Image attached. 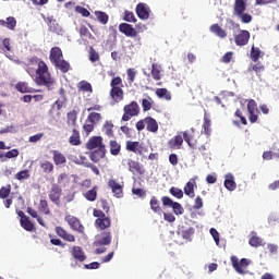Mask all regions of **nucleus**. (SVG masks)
<instances>
[{"mask_svg": "<svg viewBox=\"0 0 279 279\" xmlns=\"http://www.w3.org/2000/svg\"><path fill=\"white\" fill-rule=\"evenodd\" d=\"M142 108L144 112H148V110H151V98L148 97V99H143Z\"/></svg>", "mask_w": 279, "mask_h": 279, "instance_id": "nucleus-63", "label": "nucleus"}, {"mask_svg": "<svg viewBox=\"0 0 279 279\" xmlns=\"http://www.w3.org/2000/svg\"><path fill=\"white\" fill-rule=\"evenodd\" d=\"M182 143H184V137H182V135H175L172 140L169 141V147L172 149L175 147H181Z\"/></svg>", "mask_w": 279, "mask_h": 279, "instance_id": "nucleus-43", "label": "nucleus"}, {"mask_svg": "<svg viewBox=\"0 0 279 279\" xmlns=\"http://www.w3.org/2000/svg\"><path fill=\"white\" fill-rule=\"evenodd\" d=\"M89 60L92 62H99V52L93 47L89 48Z\"/></svg>", "mask_w": 279, "mask_h": 279, "instance_id": "nucleus-58", "label": "nucleus"}, {"mask_svg": "<svg viewBox=\"0 0 279 279\" xmlns=\"http://www.w3.org/2000/svg\"><path fill=\"white\" fill-rule=\"evenodd\" d=\"M259 58H260V48H256L253 46L251 49V60L253 62H258Z\"/></svg>", "mask_w": 279, "mask_h": 279, "instance_id": "nucleus-52", "label": "nucleus"}, {"mask_svg": "<svg viewBox=\"0 0 279 279\" xmlns=\"http://www.w3.org/2000/svg\"><path fill=\"white\" fill-rule=\"evenodd\" d=\"M52 160L57 167H60V165H66V156L60 153V150H52Z\"/></svg>", "mask_w": 279, "mask_h": 279, "instance_id": "nucleus-25", "label": "nucleus"}, {"mask_svg": "<svg viewBox=\"0 0 279 279\" xmlns=\"http://www.w3.org/2000/svg\"><path fill=\"white\" fill-rule=\"evenodd\" d=\"M102 132L108 138H114V124L112 121H106L102 125Z\"/></svg>", "mask_w": 279, "mask_h": 279, "instance_id": "nucleus-27", "label": "nucleus"}, {"mask_svg": "<svg viewBox=\"0 0 279 279\" xmlns=\"http://www.w3.org/2000/svg\"><path fill=\"white\" fill-rule=\"evenodd\" d=\"M25 66L28 75H35V84L37 86H46L47 88L53 86L51 72H49V66L43 59L37 56L31 57L27 59Z\"/></svg>", "mask_w": 279, "mask_h": 279, "instance_id": "nucleus-1", "label": "nucleus"}, {"mask_svg": "<svg viewBox=\"0 0 279 279\" xmlns=\"http://www.w3.org/2000/svg\"><path fill=\"white\" fill-rule=\"evenodd\" d=\"M178 234L179 236H182V239H184L185 241H191V236L195 234V228L190 227L187 229H184V227H180L178 229Z\"/></svg>", "mask_w": 279, "mask_h": 279, "instance_id": "nucleus-23", "label": "nucleus"}, {"mask_svg": "<svg viewBox=\"0 0 279 279\" xmlns=\"http://www.w3.org/2000/svg\"><path fill=\"white\" fill-rule=\"evenodd\" d=\"M70 145L77 146L82 145V140L80 137V131L77 129L72 130V135L69 138Z\"/></svg>", "mask_w": 279, "mask_h": 279, "instance_id": "nucleus-32", "label": "nucleus"}, {"mask_svg": "<svg viewBox=\"0 0 279 279\" xmlns=\"http://www.w3.org/2000/svg\"><path fill=\"white\" fill-rule=\"evenodd\" d=\"M184 194L187 195V197H195V179H191L186 185L184 186Z\"/></svg>", "mask_w": 279, "mask_h": 279, "instance_id": "nucleus-30", "label": "nucleus"}, {"mask_svg": "<svg viewBox=\"0 0 279 279\" xmlns=\"http://www.w3.org/2000/svg\"><path fill=\"white\" fill-rule=\"evenodd\" d=\"M145 125L147 132H153V134H156V132H158V122L156 121V119L151 117L145 118Z\"/></svg>", "mask_w": 279, "mask_h": 279, "instance_id": "nucleus-26", "label": "nucleus"}, {"mask_svg": "<svg viewBox=\"0 0 279 279\" xmlns=\"http://www.w3.org/2000/svg\"><path fill=\"white\" fill-rule=\"evenodd\" d=\"M247 112H248V121L250 123H256L258 121V104L254 99H250L247 102Z\"/></svg>", "mask_w": 279, "mask_h": 279, "instance_id": "nucleus-9", "label": "nucleus"}, {"mask_svg": "<svg viewBox=\"0 0 279 279\" xmlns=\"http://www.w3.org/2000/svg\"><path fill=\"white\" fill-rule=\"evenodd\" d=\"M83 130L84 132L87 134H90V132H93V130H95V123L88 121V119H86L85 124L83 125Z\"/></svg>", "mask_w": 279, "mask_h": 279, "instance_id": "nucleus-57", "label": "nucleus"}, {"mask_svg": "<svg viewBox=\"0 0 279 279\" xmlns=\"http://www.w3.org/2000/svg\"><path fill=\"white\" fill-rule=\"evenodd\" d=\"M93 216L96 217L95 226L99 230H108V228L112 226V220L110 219V217L106 216V213H104V210L95 208L93 210Z\"/></svg>", "mask_w": 279, "mask_h": 279, "instance_id": "nucleus-4", "label": "nucleus"}, {"mask_svg": "<svg viewBox=\"0 0 279 279\" xmlns=\"http://www.w3.org/2000/svg\"><path fill=\"white\" fill-rule=\"evenodd\" d=\"M247 10V2L245 0H234L233 14L234 16H241Z\"/></svg>", "mask_w": 279, "mask_h": 279, "instance_id": "nucleus-18", "label": "nucleus"}, {"mask_svg": "<svg viewBox=\"0 0 279 279\" xmlns=\"http://www.w3.org/2000/svg\"><path fill=\"white\" fill-rule=\"evenodd\" d=\"M71 254L74 260H77L78 263H84V260H86V253H84L82 246H73Z\"/></svg>", "mask_w": 279, "mask_h": 279, "instance_id": "nucleus-19", "label": "nucleus"}, {"mask_svg": "<svg viewBox=\"0 0 279 279\" xmlns=\"http://www.w3.org/2000/svg\"><path fill=\"white\" fill-rule=\"evenodd\" d=\"M86 147L87 149L93 150L97 148L101 149V147H106V145H104V138L101 136H93L86 143Z\"/></svg>", "mask_w": 279, "mask_h": 279, "instance_id": "nucleus-16", "label": "nucleus"}, {"mask_svg": "<svg viewBox=\"0 0 279 279\" xmlns=\"http://www.w3.org/2000/svg\"><path fill=\"white\" fill-rule=\"evenodd\" d=\"M10 193H12V185L8 184L0 189V199H8L10 197Z\"/></svg>", "mask_w": 279, "mask_h": 279, "instance_id": "nucleus-46", "label": "nucleus"}, {"mask_svg": "<svg viewBox=\"0 0 279 279\" xmlns=\"http://www.w3.org/2000/svg\"><path fill=\"white\" fill-rule=\"evenodd\" d=\"M250 31L242 29L234 37V43L238 47H245L250 43Z\"/></svg>", "mask_w": 279, "mask_h": 279, "instance_id": "nucleus-13", "label": "nucleus"}, {"mask_svg": "<svg viewBox=\"0 0 279 279\" xmlns=\"http://www.w3.org/2000/svg\"><path fill=\"white\" fill-rule=\"evenodd\" d=\"M149 204L153 213H156L157 215H161L162 207H160V201H158L156 196H151Z\"/></svg>", "mask_w": 279, "mask_h": 279, "instance_id": "nucleus-31", "label": "nucleus"}, {"mask_svg": "<svg viewBox=\"0 0 279 279\" xmlns=\"http://www.w3.org/2000/svg\"><path fill=\"white\" fill-rule=\"evenodd\" d=\"M108 186L111 187L114 197H123V185L119 184L116 180L111 179L108 182Z\"/></svg>", "mask_w": 279, "mask_h": 279, "instance_id": "nucleus-21", "label": "nucleus"}, {"mask_svg": "<svg viewBox=\"0 0 279 279\" xmlns=\"http://www.w3.org/2000/svg\"><path fill=\"white\" fill-rule=\"evenodd\" d=\"M78 89L83 90V93H93V85L86 81H82L78 83Z\"/></svg>", "mask_w": 279, "mask_h": 279, "instance_id": "nucleus-50", "label": "nucleus"}, {"mask_svg": "<svg viewBox=\"0 0 279 279\" xmlns=\"http://www.w3.org/2000/svg\"><path fill=\"white\" fill-rule=\"evenodd\" d=\"M204 134L207 136L210 135V119L208 117H204V123H203Z\"/></svg>", "mask_w": 279, "mask_h": 279, "instance_id": "nucleus-61", "label": "nucleus"}, {"mask_svg": "<svg viewBox=\"0 0 279 279\" xmlns=\"http://www.w3.org/2000/svg\"><path fill=\"white\" fill-rule=\"evenodd\" d=\"M183 138L190 147H193L195 145L193 143V138H195V129L192 128L191 131L183 132Z\"/></svg>", "mask_w": 279, "mask_h": 279, "instance_id": "nucleus-35", "label": "nucleus"}, {"mask_svg": "<svg viewBox=\"0 0 279 279\" xmlns=\"http://www.w3.org/2000/svg\"><path fill=\"white\" fill-rule=\"evenodd\" d=\"M231 264L232 267L235 269L238 274H245V269L250 266V259L247 258H242L239 262V258L234 255L231 256Z\"/></svg>", "mask_w": 279, "mask_h": 279, "instance_id": "nucleus-10", "label": "nucleus"}, {"mask_svg": "<svg viewBox=\"0 0 279 279\" xmlns=\"http://www.w3.org/2000/svg\"><path fill=\"white\" fill-rule=\"evenodd\" d=\"M110 97L116 102L119 104L123 101L124 93H123V80L118 76L113 77L110 83Z\"/></svg>", "mask_w": 279, "mask_h": 279, "instance_id": "nucleus-3", "label": "nucleus"}, {"mask_svg": "<svg viewBox=\"0 0 279 279\" xmlns=\"http://www.w3.org/2000/svg\"><path fill=\"white\" fill-rule=\"evenodd\" d=\"M15 180L23 182V180H29V170H22L15 174Z\"/></svg>", "mask_w": 279, "mask_h": 279, "instance_id": "nucleus-54", "label": "nucleus"}, {"mask_svg": "<svg viewBox=\"0 0 279 279\" xmlns=\"http://www.w3.org/2000/svg\"><path fill=\"white\" fill-rule=\"evenodd\" d=\"M156 95L159 99H166V101H171V93L167 88H157Z\"/></svg>", "mask_w": 279, "mask_h": 279, "instance_id": "nucleus-41", "label": "nucleus"}, {"mask_svg": "<svg viewBox=\"0 0 279 279\" xmlns=\"http://www.w3.org/2000/svg\"><path fill=\"white\" fill-rule=\"evenodd\" d=\"M109 149L111 156H119V154H121V144L116 140H112L109 142Z\"/></svg>", "mask_w": 279, "mask_h": 279, "instance_id": "nucleus-33", "label": "nucleus"}, {"mask_svg": "<svg viewBox=\"0 0 279 279\" xmlns=\"http://www.w3.org/2000/svg\"><path fill=\"white\" fill-rule=\"evenodd\" d=\"M95 16L101 25H108V21H110V16L104 11H96Z\"/></svg>", "mask_w": 279, "mask_h": 279, "instance_id": "nucleus-40", "label": "nucleus"}, {"mask_svg": "<svg viewBox=\"0 0 279 279\" xmlns=\"http://www.w3.org/2000/svg\"><path fill=\"white\" fill-rule=\"evenodd\" d=\"M171 208L174 215H184V207L178 202L172 203Z\"/></svg>", "mask_w": 279, "mask_h": 279, "instance_id": "nucleus-55", "label": "nucleus"}, {"mask_svg": "<svg viewBox=\"0 0 279 279\" xmlns=\"http://www.w3.org/2000/svg\"><path fill=\"white\" fill-rule=\"evenodd\" d=\"M102 117H101V113L99 112H95V111H92L88 117H87V120L90 122V123H94L95 125H97V123H99V121H101Z\"/></svg>", "mask_w": 279, "mask_h": 279, "instance_id": "nucleus-47", "label": "nucleus"}, {"mask_svg": "<svg viewBox=\"0 0 279 279\" xmlns=\"http://www.w3.org/2000/svg\"><path fill=\"white\" fill-rule=\"evenodd\" d=\"M89 158L92 162H99L101 158H106V146H100V148L92 151Z\"/></svg>", "mask_w": 279, "mask_h": 279, "instance_id": "nucleus-20", "label": "nucleus"}, {"mask_svg": "<svg viewBox=\"0 0 279 279\" xmlns=\"http://www.w3.org/2000/svg\"><path fill=\"white\" fill-rule=\"evenodd\" d=\"M169 193L172 194L173 197H177V199H182L184 197V192H182L180 187H171Z\"/></svg>", "mask_w": 279, "mask_h": 279, "instance_id": "nucleus-56", "label": "nucleus"}, {"mask_svg": "<svg viewBox=\"0 0 279 279\" xmlns=\"http://www.w3.org/2000/svg\"><path fill=\"white\" fill-rule=\"evenodd\" d=\"M110 243H112V232L102 231L98 235H96L94 241V247L110 245Z\"/></svg>", "mask_w": 279, "mask_h": 279, "instance_id": "nucleus-6", "label": "nucleus"}, {"mask_svg": "<svg viewBox=\"0 0 279 279\" xmlns=\"http://www.w3.org/2000/svg\"><path fill=\"white\" fill-rule=\"evenodd\" d=\"M248 245H251V247H260V245H263V239L253 234L248 240Z\"/></svg>", "mask_w": 279, "mask_h": 279, "instance_id": "nucleus-48", "label": "nucleus"}, {"mask_svg": "<svg viewBox=\"0 0 279 279\" xmlns=\"http://www.w3.org/2000/svg\"><path fill=\"white\" fill-rule=\"evenodd\" d=\"M126 75H128L129 84H134V80L136 78V71H134V69L130 68L126 70Z\"/></svg>", "mask_w": 279, "mask_h": 279, "instance_id": "nucleus-60", "label": "nucleus"}, {"mask_svg": "<svg viewBox=\"0 0 279 279\" xmlns=\"http://www.w3.org/2000/svg\"><path fill=\"white\" fill-rule=\"evenodd\" d=\"M126 151H132L133 154H137L138 156H143L147 148L141 142L126 141L125 145Z\"/></svg>", "mask_w": 279, "mask_h": 279, "instance_id": "nucleus-11", "label": "nucleus"}, {"mask_svg": "<svg viewBox=\"0 0 279 279\" xmlns=\"http://www.w3.org/2000/svg\"><path fill=\"white\" fill-rule=\"evenodd\" d=\"M123 112L121 121H130L133 117H138V114H141V106H138V102L133 100L123 107Z\"/></svg>", "mask_w": 279, "mask_h": 279, "instance_id": "nucleus-5", "label": "nucleus"}, {"mask_svg": "<svg viewBox=\"0 0 279 279\" xmlns=\"http://www.w3.org/2000/svg\"><path fill=\"white\" fill-rule=\"evenodd\" d=\"M150 75L155 82H160L162 80V65L158 63L151 64Z\"/></svg>", "mask_w": 279, "mask_h": 279, "instance_id": "nucleus-22", "label": "nucleus"}, {"mask_svg": "<svg viewBox=\"0 0 279 279\" xmlns=\"http://www.w3.org/2000/svg\"><path fill=\"white\" fill-rule=\"evenodd\" d=\"M119 32H121V34H124V36H128L129 38H136V36H138V32H136V28L128 23L120 24Z\"/></svg>", "mask_w": 279, "mask_h": 279, "instance_id": "nucleus-14", "label": "nucleus"}, {"mask_svg": "<svg viewBox=\"0 0 279 279\" xmlns=\"http://www.w3.org/2000/svg\"><path fill=\"white\" fill-rule=\"evenodd\" d=\"M0 25L14 32V29H16V19L14 16H9L7 17V21L0 20Z\"/></svg>", "mask_w": 279, "mask_h": 279, "instance_id": "nucleus-29", "label": "nucleus"}, {"mask_svg": "<svg viewBox=\"0 0 279 279\" xmlns=\"http://www.w3.org/2000/svg\"><path fill=\"white\" fill-rule=\"evenodd\" d=\"M48 197L52 204L56 206H60L61 204V197H62V187L58 185L57 183L51 185V189L48 193Z\"/></svg>", "mask_w": 279, "mask_h": 279, "instance_id": "nucleus-8", "label": "nucleus"}, {"mask_svg": "<svg viewBox=\"0 0 279 279\" xmlns=\"http://www.w3.org/2000/svg\"><path fill=\"white\" fill-rule=\"evenodd\" d=\"M15 89L19 93H33L34 89L32 87H29V84H27V82H19L15 85Z\"/></svg>", "mask_w": 279, "mask_h": 279, "instance_id": "nucleus-39", "label": "nucleus"}, {"mask_svg": "<svg viewBox=\"0 0 279 279\" xmlns=\"http://www.w3.org/2000/svg\"><path fill=\"white\" fill-rule=\"evenodd\" d=\"M64 221H66L71 230H74V232H80V234H84V225H82V221L77 217L66 215L64 217Z\"/></svg>", "mask_w": 279, "mask_h": 279, "instance_id": "nucleus-7", "label": "nucleus"}, {"mask_svg": "<svg viewBox=\"0 0 279 279\" xmlns=\"http://www.w3.org/2000/svg\"><path fill=\"white\" fill-rule=\"evenodd\" d=\"M225 187L227 191H236V182L234 181V174L228 173L225 175Z\"/></svg>", "mask_w": 279, "mask_h": 279, "instance_id": "nucleus-24", "label": "nucleus"}, {"mask_svg": "<svg viewBox=\"0 0 279 279\" xmlns=\"http://www.w3.org/2000/svg\"><path fill=\"white\" fill-rule=\"evenodd\" d=\"M22 228L27 232H32L34 230V222L29 218H23L20 220Z\"/></svg>", "mask_w": 279, "mask_h": 279, "instance_id": "nucleus-45", "label": "nucleus"}, {"mask_svg": "<svg viewBox=\"0 0 279 279\" xmlns=\"http://www.w3.org/2000/svg\"><path fill=\"white\" fill-rule=\"evenodd\" d=\"M60 95H62V99H58L53 106H56L57 110H62V108H64V106H66V96H64V89L61 88L60 89Z\"/></svg>", "mask_w": 279, "mask_h": 279, "instance_id": "nucleus-44", "label": "nucleus"}, {"mask_svg": "<svg viewBox=\"0 0 279 279\" xmlns=\"http://www.w3.org/2000/svg\"><path fill=\"white\" fill-rule=\"evenodd\" d=\"M39 167H40L43 173H47V174L53 173L54 167H53V163L49 160L41 161L39 163Z\"/></svg>", "mask_w": 279, "mask_h": 279, "instance_id": "nucleus-36", "label": "nucleus"}, {"mask_svg": "<svg viewBox=\"0 0 279 279\" xmlns=\"http://www.w3.org/2000/svg\"><path fill=\"white\" fill-rule=\"evenodd\" d=\"M209 32H211V34H215V36H217L218 38H226L228 36L226 29L221 28L219 24H213L209 27Z\"/></svg>", "mask_w": 279, "mask_h": 279, "instance_id": "nucleus-28", "label": "nucleus"}, {"mask_svg": "<svg viewBox=\"0 0 279 279\" xmlns=\"http://www.w3.org/2000/svg\"><path fill=\"white\" fill-rule=\"evenodd\" d=\"M78 34H80L81 38H86L88 40L95 39V37L93 36V34L90 33L88 27H86L85 25L80 26Z\"/></svg>", "mask_w": 279, "mask_h": 279, "instance_id": "nucleus-38", "label": "nucleus"}, {"mask_svg": "<svg viewBox=\"0 0 279 279\" xmlns=\"http://www.w3.org/2000/svg\"><path fill=\"white\" fill-rule=\"evenodd\" d=\"M39 210L40 213H44V215H50L51 210L49 209V203L47 202V199H40Z\"/></svg>", "mask_w": 279, "mask_h": 279, "instance_id": "nucleus-49", "label": "nucleus"}, {"mask_svg": "<svg viewBox=\"0 0 279 279\" xmlns=\"http://www.w3.org/2000/svg\"><path fill=\"white\" fill-rule=\"evenodd\" d=\"M54 232L57 235H59L60 239L63 241H68V243H75V235L68 233L64 228L62 227H56Z\"/></svg>", "mask_w": 279, "mask_h": 279, "instance_id": "nucleus-17", "label": "nucleus"}, {"mask_svg": "<svg viewBox=\"0 0 279 279\" xmlns=\"http://www.w3.org/2000/svg\"><path fill=\"white\" fill-rule=\"evenodd\" d=\"M128 167L131 173H137V175L145 174V168L143 165L134 159H128Z\"/></svg>", "mask_w": 279, "mask_h": 279, "instance_id": "nucleus-15", "label": "nucleus"}, {"mask_svg": "<svg viewBox=\"0 0 279 279\" xmlns=\"http://www.w3.org/2000/svg\"><path fill=\"white\" fill-rule=\"evenodd\" d=\"M233 56L234 52L232 51L226 52L225 56L220 59V62H223V64H230V62H232Z\"/></svg>", "mask_w": 279, "mask_h": 279, "instance_id": "nucleus-62", "label": "nucleus"}, {"mask_svg": "<svg viewBox=\"0 0 279 279\" xmlns=\"http://www.w3.org/2000/svg\"><path fill=\"white\" fill-rule=\"evenodd\" d=\"M248 71L256 73L258 77L265 73V65L262 62H256L255 64H251L248 68Z\"/></svg>", "mask_w": 279, "mask_h": 279, "instance_id": "nucleus-34", "label": "nucleus"}, {"mask_svg": "<svg viewBox=\"0 0 279 279\" xmlns=\"http://www.w3.org/2000/svg\"><path fill=\"white\" fill-rule=\"evenodd\" d=\"M135 12L138 19H141L142 21H147V19H149L151 9H149V5H147V3L140 2L135 8Z\"/></svg>", "mask_w": 279, "mask_h": 279, "instance_id": "nucleus-12", "label": "nucleus"}, {"mask_svg": "<svg viewBox=\"0 0 279 279\" xmlns=\"http://www.w3.org/2000/svg\"><path fill=\"white\" fill-rule=\"evenodd\" d=\"M49 60L54 69L61 71L62 73H69L71 71V63L64 60V54L62 53V48L56 46L50 49Z\"/></svg>", "mask_w": 279, "mask_h": 279, "instance_id": "nucleus-2", "label": "nucleus"}, {"mask_svg": "<svg viewBox=\"0 0 279 279\" xmlns=\"http://www.w3.org/2000/svg\"><path fill=\"white\" fill-rule=\"evenodd\" d=\"M75 12H76L77 14H82V15L85 16V17L90 16V11L87 10L86 8L82 7V5H76V7H75Z\"/></svg>", "mask_w": 279, "mask_h": 279, "instance_id": "nucleus-59", "label": "nucleus"}, {"mask_svg": "<svg viewBox=\"0 0 279 279\" xmlns=\"http://www.w3.org/2000/svg\"><path fill=\"white\" fill-rule=\"evenodd\" d=\"M69 174L66 173H61L58 175L57 182H58V186H66V184H69Z\"/></svg>", "mask_w": 279, "mask_h": 279, "instance_id": "nucleus-51", "label": "nucleus"}, {"mask_svg": "<svg viewBox=\"0 0 279 279\" xmlns=\"http://www.w3.org/2000/svg\"><path fill=\"white\" fill-rule=\"evenodd\" d=\"M97 191H99V187L95 185L92 190H88L84 197L87 199V202H95L97 199Z\"/></svg>", "mask_w": 279, "mask_h": 279, "instance_id": "nucleus-37", "label": "nucleus"}, {"mask_svg": "<svg viewBox=\"0 0 279 279\" xmlns=\"http://www.w3.org/2000/svg\"><path fill=\"white\" fill-rule=\"evenodd\" d=\"M123 21H126V23H136V16L134 15V12L132 11H124Z\"/></svg>", "mask_w": 279, "mask_h": 279, "instance_id": "nucleus-53", "label": "nucleus"}, {"mask_svg": "<svg viewBox=\"0 0 279 279\" xmlns=\"http://www.w3.org/2000/svg\"><path fill=\"white\" fill-rule=\"evenodd\" d=\"M66 117H68V121H66L68 125H72V128H75V125H77V111L72 110L68 112Z\"/></svg>", "mask_w": 279, "mask_h": 279, "instance_id": "nucleus-42", "label": "nucleus"}, {"mask_svg": "<svg viewBox=\"0 0 279 279\" xmlns=\"http://www.w3.org/2000/svg\"><path fill=\"white\" fill-rule=\"evenodd\" d=\"M236 16L241 19L242 23L244 24L252 23V15L250 13H242L241 15Z\"/></svg>", "mask_w": 279, "mask_h": 279, "instance_id": "nucleus-64", "label": "nucleus"}]
</instances>
